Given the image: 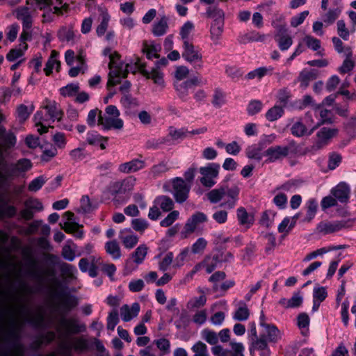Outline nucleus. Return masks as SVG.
Masks as SVG:
<instances>
[{"instance_id":"1","label":"nucleus","mask_w":356,"mask_h":356,"mask_svg":"<svg viewBox=\"0 0 356 356\" xmlns=\"http://www.w3.org/2000/svg\"><path fill=\"white\" fill-rule=\"evenodd\" d=\"M49 10L54 14V1L52 0H26L24 5L15 8L12 13L13 16L21 22L22 32L21 39L29 40L31 38V29L34 19L38 10Z\"/></svg>"},{"instance_id":"2","label":"nucleus","mask_w":356,"mask_h":356,"mask_svg":"<svg viewBox=\"0 0 356 356\" xmlns=\"http://www.w3.org/2000/svg\"><path fill=\"white\" fill-rule=\"evenodd\" d=\"M40 108L34 115L35 126L38 127V131L40 134H44L48 131L49 127L56 120L59 121L63 117V112L55 101L47 98L42 102Z\"/></svg>"},{"instance_id":"3","label":"nucleus","mask_w":356,"mask_h":356,"mask_svg":"<svg viewBox=\"0 0 356 356\" xmlns=\"http://www.w3.org/2000/svg\"><path fill=\"white\" fill-rule=\"evenodd\" d=\"M120 115V111L115 106H106L104 113H99V126L104 130L122 129L124 122Z\"/></svg>"},{"instance_id":"4","label":"nucleus","mask_w":356,"mask_h":356,"mask_svg":"<svg viewBox=\"0 0 356 356\" xmlns=\"http://www.w3.org/2000/svg\"><path fill=\"white\" fill-rule=\"evenodd\" d=\"M318 128L314 125V119L311 112H308L305 117L294 122L291 127V134L296 137H303L312 135Z\"/></svg>"},{"instance_id":"5","label":"nucleus","mask_w":356,"mask_h":356,"mask_svg":"<svg viewBox=\"0 0 356 356\" xmlns=\"http://www.w3.org/2000/svg\"><path fill=\"white\" fill-rule=\"evenodd\" d=\"M220 165L216 163H210L206 166L201 167L199 170L202 175L201 184L208 188H211L216 184V179L218 177Z\"/></svg>"},{"instance_id":"6","label":"nucleus","mask_w":356,"mask_h":356,"mask_svg":"<svg viewBox=\"0 0 356 356\" xmlns=\"http://www.w3.org/2000/svg\"><path fill=\"white\" fill-rule=\"evenodd\" d=\"M208 221L207 216L201 211L194 213L189 217L184 227L182 234L184 237L195 232L200 229L201 226Z\"/></svg>"},{"instance_id":"7","label":"nucleus","mask_w":356,"mask_h":356,"mask_svg":"<svg viewBox=\"0 0 356 356\" xmlns=\"http://www.w3.org/2000/svg\"><path fill=\"white\" fill-rule=\"evenodd\" d=\"M207 83V80L199 76H193L185 81H175V88L179 97L186 99L189 95V90L193 86H201Z\"/></svg>"},{"instance_id":"8","label":"nucleus","mask_w":356,"mask_h":356,"mask_svg":"<svg viewBox=\"0 0 356 356\" xmlns=\"http://www.w3.org/2000/svg\"><path fill=\"white\" fill-rule=\"evenodd\" d=\"M103 54L104 56H108L110 59L108 64L110 72L107 83V87L110 90L111 87H113L118 83V81L113 80V77L115 78V76L118 73L116 67H118V63L120 61V55L115 51L113 52L111 48H106Z\"/></svg>"},{"instance_id":"9","label":"nucleus","mask_w":356,"mask_h":356,"mask_svg":"<svg viewBox=\"0 0 356 356\" xmlns=\"http://www.w3.org/2000/svg\"><path fill=\"white\" fill-rule=\"evenodd\" d=\"M64 218L65 221L62 225L64 231L68 234H72L77 238H83L84 236L83 226L75 221L74 214L71 211H66Z\"/></svg>"},{"instance_id":"10","label":"nucleus","mask_w":356,"mask_h":356,"mask_svg":"<svg viewBox=\"0 0 356 356\" xmlns=\"http://www.w3.org/2000/svg\"><path fill=\"white\" fill-rule=\"evenodd\" d=\"M148 252V248L145 244H140L126 261V268L134 270L138 265L143 264Z\"/></svg>"},{"instance_id":"11","label":"nucleus","mask_w":356,"mask_h":356,"mask_svg":"<svg viewBox=\"0 0 356 356\" xmlns=\"http://www.w3.org/2000/svg\"><path fill=\"white\" fill-rule=\"evenodd\" d=\"M173 195L179 203L185 202L191 189V184L186 182L182 178L177 177L172 180Z\"/></svg>"},{"instance_id":"12","label":"nucleus","mask_w":356,"mask_h":356,"mask_svg":"<svg viewBox=\"0 0 356 356\" xmlns=\"http://www.w3.org/2000/svg\"><path fill=\"white\" fill-rule=\"evenodd\" d=\"M337 134V129L323 127L316 134V140L312 147L314 151L321 149L326 145L329 140Z\"/></svg>"},{"instance_id":"13","label":"nucleus","mask_w":356,"mask_h":356,"mask_svg":"<svg viewBox=\"0 0 356 356\" xmlns=\"http://www.w3.org/2000/svg\"><path fill=\"white\" fill-rule=\"evenodd\" d=\"M346 226L343 221H322L316 227L317 231L323 234H329L341 230Z\"/></svg>"},{"instance_id":"14","label":"nucleus","mask_w":356,"mask_h":356,"mask_svg":"<svg viewBox=\"0 0 356 356\" xmlns=\"http://www.w3.org/2000/svg\"><path fill=\"white\" fill-rule=\"evenodd\" d=\"M277 29V33L275 35V39L280 50L286 51L293 44V39L286 33V29L284 26H279Z\"/></svg>"},{"instance_id":"15","label":"nucleus","mask_w":356,"mask_h":356,"mask_svg":"<svg viewBox=\"0 0 356 356\" xmlns=\"http://www.w3.org/2000/svg\"><path fill=\"white\" fill-rule=\"evenodd\" d=\"M289 147L286 146H274L268 148L264 156L268 157V162H274L286 156L289 154Z\"/></svg>"},{"instance_id":"16","label":"nucleus","mask_w":356,"mask_h":356,"mask_svg":"<svg viewBox=\"0 0 356 356\" xmlns=\"http://www.w3.org/2000/svg\"><path fill=\"white\" fill-rule=\"evenodd\" d=\"M182 56L190 63L201 62L202 55L190 42H185L183 45Z\"/></svg>"},{"instance_id":"17","label":"nucleus","mask_w":356,"mask_h":356,"mask_svg":"<svg viewBox=\"0 0 356 356\" xmlns=\"http://www.w3.org/2000/svg\"><path fill=\"white\" fill-rule=\"evenodd\" d=\"M310 112L316 118L317 121L314 120V125L318 124V127L331 119L330 111L325 108L323 105L314 106L312 111Z\"/></svg>"},{"instance_id":"18","label":"nucleus","mask_w":356,"mask_h":356,"mask_svg":"<svg viewBox=\"0 0 356 356\" xmlns=\"http://www.w3.org/2000/svg\"><path fill=\"white\" fill-rule=\"evenodd\" d=\"M343 56H345L346 58L338 70L341 74H346L351 71L355 66L356 60V56L353 55V51L350 47H347L344 49Z\"/></svg>"},{"instance_id":"19","label":"nucleus","mask_w":356,"mask_h":356,"mask_svg":"<svg viewBox=\"0 0 356 356\" xmlns=\"http://www.w3.org/2000/svg\"><path fill=\"white\" fill-rule=\"evenodd\" d=\"M119 238L124 248L127 249L133 248L138 242V236L130 229L122 230L120 233Z\"/></svg>"},{"instance_id":"20","label":"nucleus","mask_w":356,"mask_h":356,"mask_svg":"<svg viewBox=\"0 0 356 356\" xmlns=\"http://www.w3.org/2000/svg\"><path fill=\"white\" fill-rule=\"evenodd\" d=\"M331 193L337 200L344 203L349 199L350 187L346 183L341 182L332 189Z\"/></svg>"},{"instance_id":"21","label":"nucleus","mask_w":356,"mask_h":356,"mask_svg":"<svg viewBox=\"0 0 356 356\" xmlns=\"http://www.w3.org/2000/svg\"><path fill=\"white\" fill-rule=\"evenodd\" d=\"M140 307L138 303L134 302L131 306L124 305L120 308V316L122 319L128 322L136 317L140 312Z\"/></svg>"},{"instance_id":"22","label":"nucleus","mask_w":356,"mask_h":356,"mask_svg":"<svg viewBox=\"0 0 356 356\" xmlns=\"http://www.w3.org/2000/svg\"><path fill=\"white\" fill-rule=\"evenodd\" d=\"M139 67L137 63H124L121 60L118 63V67H116L117 74L113 77V80H118L120 82V78H124L129 72L135 73L138 71Z\"/></svg>"},{"instance_id":"23","label":"nucleus","mask_w":356,"mask_h":356,"mask_svg":"<svg viewBox=\"0 0 356 356\" xmlns=\"http://www.w3.org/2000/svg\"><path fill=\"white\" fill-rule=\"evenodd\" d=\"M145 168V161L135 159L129 162L122 163L119 165L118 170L123 173H132Z\"/></svg>"},{"instance_id":"24","label":"nucleus","mask_w":356,"mask_h":356,"mask_svg":"<svg viewBox=\"0 0 356 356\" xmlns=\"http://www.w3.org/2000/svg\"><path fill=\"white\" fill-rule=\"evenodd\" d=\"M237 220L241 225L247 228L250 227L254 221V216L248 213L243 207H239L236 211Z\"/></svg>"},{"instance_id":"25","label":"nucleus","mask_w":356,"mask_h":356,"mask_svg":"<svg viewBox=\"0 0 356 356\" xmlns=\"http://www.w3.org/2000/svg\"><path fill=\"white\" fill-rule=\"evenodd\" d=\"M86 140L88 144L99 146L102 149H104L107 145L108 138L102 136L95 131H90L87 134Z\"/></svg>"},{"instance_id":"26","label":"nucleus","mask_w":356,"mask_h":356,"mask_svg":"<svg viewBox=\"0 0 356 356\" xmlns=\"http://www.w3.org/2000/svg\"><path fill=\"white\" fill-rule=\"evenodd\" d=\"M302 300L303 298L300 292H296L290 299L281 298L279 304L286 309L296 308L302 305Z\"/></svg>"},{"instance_id":"27","label":"nucleus","mask_w":356,"mask_h":356,"mask_svg":"<svg viewBox=\"0 0 356 356\" xmlns=\"http://www.w3.org/2000/svg\"><path fill=\"white\" fill-rule=\"evenodd\" d=\"M120 103L127 114H131L134 110L139 106V102L137 99L128 94H124L122 97Z\"/></svg>"},{"instance_id":"28","label":"nucleus","mask_w":356,"mask_h":356,"mask_svg":"<svg viewBox=\"0 0 356 356\" xmlns=\"http://www.w3.org/2000/svg\"><path fill=\"white\" fill-rule=\"evenodd\" d=\"M299 216L300 213H297L291 218H284L278 226V232L285 235L289 234V232L294 227L296 221L299 218Z\"/></svg>"},{"instance_id":"29","label":"nucleus","mask_w":356,"mask_h":356,"mask_svg":"<svg viewBox=\"0 0 356 356\" xmlns=\"http://www.w3.org/2000/svg\"><path fill=\"white\" fill-rule=\"evenodd\" d=\"M105 251L113 259L118 260L121 257V249L119 243L115 241H109L105 243Z\"/></svg>"},{"instance_id":"30","label":"nucleus","mask_w":356,"mask_h":356,"mask_svg":"<svg viewBox=\"0 0 356 356\" xmlns=\"http://www.w3.org/2000/svg\"><path fill=\"white\" fill-rule=\"evenodd\" d=\"M263 337H265L270 342H277L282 337L280 330L273 324L263 328Z\"/></svg>"},{"instance_id":"31","label":"nucleus","mask_w":356,"mask_h":356,"mask_svg":"<svg viewBox=\"0 0 356 356\" xmlns=\"http://www.w3.org/2000/svg\"><path fill=\"white\" fill-rule=\"evenodd\" d=\"M58 53L56 50H52L46 63L45 67L44 68L46 75H49L54 69H56L57 71L58 70L60 67V62L58 60Z\"/></svg>"},{"instance_id":"32","label":"nucleus","mask_w":356,"mask_h":356,"mask_svg":"<svg viewBox=\"0 0 356 356\" xmlns=\"http://www.w3.org/2000/svg\"><path fill=\"white\" fill-rule=\"evenodd\" d=\"M19 39H20V44L19 45V47L16 48V49H11L6 56V58L9 61L13 62V61H15V60L21 58L23 56L24 51L28 48V45L26 42L27 40H22L21 39V38Z\"/></svg>"},{"instance_id":"33","label":"nucleus","mask_w":356,"mask_h":356,"mask_svg":"<svg viewBox=\"0 0 356 356\" xmlns=\"http://www.w3.org/2000/svg\"><path fill=\"white\" fill-rule=\"evenodd\" d=\"M168 29V18L163 16L155 22L152 26V33L155 36H161L166 33Z\"/></svg>"},{"instance_id":"34","label":"nucleus","mask_w":356,"mask_h":356,"mask_svg":"<svg viewBox=\"0 0 356 356\" xmlns=\"http://www.w3.org/2000/svg\"><path fill=\"white\" fill-rule=\"evenodd\" d=\"M238 194L239 188L237 186L228 188L225 191V196L227 197L229 200L227 202L222 204V205H225L229 209L233 208L237 201Z\"/></svg>"},{"instance_id":"35","label":"nucleus","mask_w":356,"mask_h":356,"mask_svg":"<svg viewBox=\"0 0 356 356\" xmlns=\"http://www.w3.org/2000/svg\"><path fill=\"white\" fill-rule=\"evenodd\" d=\"M154 204H157L163 211H170L173 209L174 202L172 200L165 195L157 197L154 200Z\"/></svg>"},{"instance_id":"36","label":"nucleus","mask_w":356,"mask_h":356,"mask_svg":"<svg viewBox=\"0 0 356 356\" xmlns=\"http://www.w3.org/2000/svg\"><path fill=\"white\" fill-rule=\"evenodd\" d=\"M58 37L63 42H72L74 40V32L72 26H63L58 32Z\"/></svg>"},{"instance_id":"37","label":"nucleus","mask_w":356,"mask_h":356,"mask_svg":"<svg viewBox=\"0 0 356 356\" xmlns=\"http://www.w3.org/2000/svg\"><path fill=\"white\" fill-rule=\"evenodd\" d=\"M273 67L271 66L269 67H261L257 68L251 72H250L247 74V78L248 79H261L264 76L271 74L273 71Z\"/></svg>"},{"instance_id":"38","label":"nucleus","mask_w":356,"mask_h":356,"mask_svg":"<svg viewBox=\"0 0 356 356\" xmlns=\"http://www.w3.org/2000/svg\"><path fill=\"white\" fill-rule=\"evenodd\" d=\"M195 29L194 24L191 21L186 22L180 29V36L183 40L184 44L185 42H190V38Z\"/></svg>"},{"instance_id":"39","label":"nucleus","mask_w":356,"mask_h":356,"mask_svg":"<svg viewBox=\"0 0 356 356\" xmlns=\"http://www.w3.org/2000/svg\"><path fill=\"white\" fill-rule=\"evenodd\" d=\"M190 255L191 252L188 248L182 249L174 259L173 267L180 268L183 266L185 262L189 260Z\"/></svg>"},{"instance_id":"40","label":"nucleus","mask_w":356,"mask_h":356,"mask_svg":"<svg viewBox=\"0 0 356 356\" xmlns=\"http://www.w3.org/2000/svg\"><path fill=\"white\" fill-rule=\"evenodd\" d=\"M224 22L222 19L215 20L211 26V35L213 41L219 39L223 31Z\"/></svg>"},{"instance_id":"41","label":"nucleus","mask_w":356,"mask_h":356,"mask_svg":"<svg viewBox=\"0 0 356 356\" xmlns=\"http://www.w3.org/2000/svg\"><path fill=\"white\" fill-rule=\"evenodd\" d=\"M143 50L147 58L152 59L159 57L158 52L160 50V46L153 42H145Z\"/></svg>"},{"instance_id":"42","label":"nucleus","mask_w":356,"mask_h":356,"mask_svg":"<svg viewBox=\"0 0 356 356\" xmlns=\"http://www.w3.org/2000/svg\"><path fill=\"white\" fill-rule=\"evenodd\" d=\"M76 245L72 241H67L62 250V256L67 261H72L75 257Z\"/></svg>"},{"instance_id":"43","label":"nucleus","mask_w":356,"mask_h":356,"mask_svg":"<svg viewBox=\"0 0 356 356\" xmlns=\"http://www.w3.org/2000/svg\"><path fill=\"white\" fill-rule=\"evenodd\" d=\"M246 156L251 159L261 161L263 157L261 148L257 145L249 146L245 150Z\"/></svg>"},{"instance_id":"44","label":"nucleus","mask_w":356,"mask_h":356,"mask_svg":"<svg viewBox=\"0 0 356 356\" xmlns=\"http://www.w3.org/2000/svg\"><path fill=\"white\" fill-rule=\"evenodd\" d=\"M283 114L284 109L282 106H274L266 112V118L268 121L273 122L280 118Z\"/></svg>"},{"instance_id":"45","label":"nucleus","mask_w":356,"mask_h":356,"mask_svg":"<svg viewBox=\"0 0 356 356\" xmlns=\"http://www.w3.org/2000/svg\"><path fill=\"white\" fill-rule=\"evenodd\" d=\"M317 211V202L314 199H310L307 202V213L305 217V222L311 221L316 216Z\"/></svg>"},{"instance_id":"46","label":"nucleus","mask_w":356,"mask_h":356,"mask_svg":"<svg viewBox=\"0 0 356 356\" xmlns=\"http://www.w3.org/2000/svg\"><path fill=\"white\" fill-rule=\"evenodd\" d=\"M310 323L309 316L306 313H301L297 317V325L301 330L302 334H306Z\"/></svg>"},{"instance_id":"47","label":"nucleus","mask_w":356,"mask_h":356,"mask_svg":"<svg viewBox=\"0 0 356 356\" xmlns=\"http://www.w3.org/2000/svg\"><path fill=\"white\" fill-rule=\"evenodd\" d=\"M131 225L136 232L140 234H143L149 226L148 221L143 218L132 219Z\"/></svg>"},{"instance_id":"48","label":"nucleus","mask_w":356,"mask_h":356,"mask_svg":"<svg viewBox=\"0 0 356 356\" xmlns=\"http://www.w3.org/2000/svg\"><path fill=\"white\" fill-rule=\"evenodd\" d=\"M33 110L34 106L32 104L29 106L22 104L18 106L17 110V118L20 121H24L29 118Z\"/></svg>"},{"instance_id":"49","label":"nucleus","mask_w":356,"mask_h":356,"mask_svg":"<svg viewBox=\"0 0 356 356\" xmlns=\"http://www.w3.org/2000/svg\"><path fill=\"white\" fill-rule=\"evenodd\" d=\"M250 315L249 309L245 304L239 306L235 311L233 318L234 319L239 321H245L248 318Z\"/></svg>"},{"instance_id":"50","label":"nucleus","mask_w":356,"mask_h":356,"mask_svg":"<svg viewBox=\"0 0 356 356\" xmlns=\"http://www.w3.org/2000/svg\"><path fill=\"white\" fill-rule=\"evenodd\" d=\"M341 12V9L339 7L334 9H330L323 17L324 22L327 24H332L339 17Z\"/></svg>"},{"instance_id":"51","label":"nucleus","mask_w":356,"mask_h":356,"mask_svg":"<svg viewBox=\"0 0 356 356\" xmlns=\"http://www.w3.org/2000/svg\"><path fill=\"white\" fill-rule=\"evenodd\" d=\"M302 42L313 51H317L321 48V41L310 35H305L302 39Z\"/></svg>"},{"instance_id":"52","label":"nucleus","mask_w":356,"mask_h":356,"mask_svg":"<svg viewBox=\"0 0 356 356\" xmlns=\"http://www.w3.org/2000/svg\"><path fill=\"white\" fill-rule=\"evenodd\" d=\"M79 85L77 83H70L60 89V92L63 96L72 97L76 95L79 92Z\"/></svg>"},{"instance_id":"53","label":"nucleus","mask_w":356,"mask_h":356,"mask_svg":"<svg viewBox=\"0 0 356 356\" xmlns=\"http://www.w3.org/2000/svg\"><path fill=\"white\" fill-rule=\"evenodd\" d=\"M201 335L203 339L211 345H215L218 341V336L212 330L204 329L202 331Z\"/></svg>"},{"instance_id":"54","label":"nucleus","mask_w":356,"mask_h":356,"mask_svg":"<svg viewBox=\"0 0 356 356\" xmlns=\"http://www.w3.org/2000/svg\"><path fill=\"white\" fill-rule=\"evenodd\" d=\"M225 194L224 188L213 189L207 194V197L211 202L217 203L225 197Z\"/></svg>"},{"instance_id":"55","label":"nucleus","mask_w":356,"mask_h":356,"mask_svg":"<svg viewBox=\"0 0 356 356\" xmlns=\"http://www.w3.org/2000/svg\"><path fill=\"white\" fill-rule=\"evenodd\" d=\"M179 212L178 211H172L160 222V225L163 227H170L179 218Z\"/></svg>"},{"instance_id":"56","label":"nucleus","mask_w":356,"mask_h":356,"mask_svg":"<svg viewBox=\"0 0 356 356\" xmlns=\"http://www.w3.org/2000/svg\"><path fill=\"white\" fill-rule=\"evenodd\" d=\"M336 249L335 248H332V247H329V248H319L308 254H307L305 258L303 259V261L304 262H308L310 260L313 259H315L316 257H317L318 256H321V255H323L331 250H333Z\"/></svg>"},{"instance_id":"57","label":"nucleus","mask_w":356,"mask_h":356,"mask_svg":"<svg viewBox=\"0 0 356 356\" xmlns=\"http://www.w3.org/2000/svg\"><path fill=\"white\" fill-rule=\"evenodd\" d=\"M192 350L194 353L193 356H209L207 347L205 343L202 341H198L192 347Z\"/></svg>"},{"instance_id":"58","label":"nucleus","mask_w":356,"mask_h":356,"mask_svg":"<svg viewBox=\"0 0 356 356\" xmlns=\"http://www.w3.org/2000/svg\"><path fill=\"white\" fill-rule=\"evenodd\" d=\"M227 312V309H225V311H220L215 312L210 318L211 323L215 326H220L222 325L226 314Z\"/></svg>"},{"instance_id":"59","label":"nucleus","mask_w":356,"mask_h":356,"mask_svg":"<svg viewBox=\"0 0 356 356\" xmlns=\"http://www.w3.org/2000/svg\"><path fill=\"white\" fill-rule=\"evenodd\" d=\"M174 261V255L172 252H168L159 264V268L161 271H165Z\"/></svg>"},{"instance_id":"60","label":"nucleus","mask_w":356,"mask_h":356,"mask_svg":"<svg viewBox=\"0 0 356 356\" xmlns=\"http://www.w3.org/2000/svg\"><path fill=\"white\" fill-rule=\"evenodd\" d=\"M147 77L154 80V83L158 85L162 86L164 83L163 74L158 67L152 69L147 74Z\"/></svg>"},{"instance_id":"61","label":"nucleus","mask_w":356,"mask_h":356,"mask_svg":"<svg viewBox=\"0 0 356 356\" xmlns=\"http://www.w3.org/2000/svg\"><path fill=\"white\" fill-rule=\"evenodd\" d=\"M169 169L170 167L168 166V163L165 161H162L156 165H154L151 168L150 172L154 177H157L167 172Z\"/></svg>"},{"instance_id":"62","label":"nucleus","mask_w":356,"mask_h":356,"mask_svg":"<svg viewBox=\"0 0 356 356\" xmlns=\"http://www.w3.org/2000/svg\"><path fill=\"white\" fill-rule=\"evenodd\" d=\"M207 245V241L204 238H199L192 245L191 251L194 254L202 253Z\"/></svg>"},{"instance_id":"63","label":"nucleus","mask_w":356,"mask_h":356,"mask_svg":"<svg viewBox=\"0 0 356 356\" xmlns=\"http://www.w3.org/2000/svg\"><path fill=\"white\" fill-rule=\"evenodd\" d=\"M203 268H205L207 273H211L216 268L217 259L214 257H206L202 261Z\"/></svg>"},{"instance_id":"64","label":"nucleus","mask_w":356,"mask_h":356,"mask_svg":"<svg viewBox=\"0 0 356 356\" xmlns=\"http://www.w3.org/2000/svg\"><path fill=\"white\" fill-rule=\"evenodd\" d=\"M54 145L59 149L65 148L67 144V140L65 134L58 132L56 133L52 138Z\"/></svg>"}]
</instances>
